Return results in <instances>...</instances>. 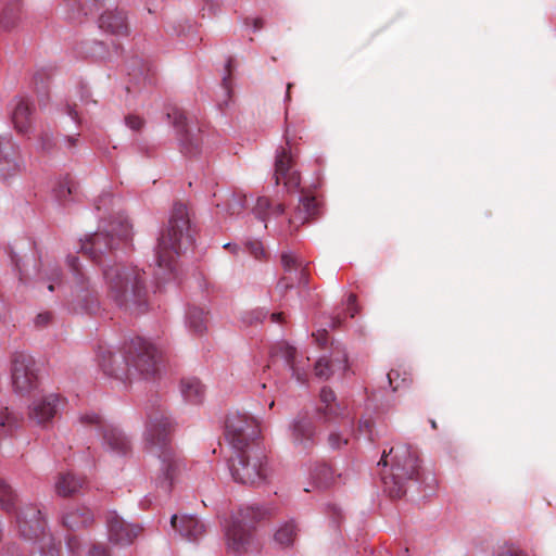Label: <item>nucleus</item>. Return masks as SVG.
<instances>
[{"instance_id": "f257e3e1", "label": "nucleus", "mask_w": 556, "mask_h": 556, "mask_svg": "<svg viewBox=\"0 0 556 556\" xmlns=\"http://www.w3.org/2000/svg\"><path fill=\"white\" fill-rule=\"evenodd\" d=\"M131 239V225L128 218L118 215L105 229L99 230L81 242V251L102 267V276L108 296L130 314H142L148 306L146 273L135 265L114 262V251L121 242Z\"/></svg>"}, {"instance_id": "f03ea898", "label": "nucleus", "mask_w": 556, "mask_h": 556, "mask_svg": "<svg viewBox=\"0 0 556 556\" xmlns=\"http://www.w3.org/2000/svg\"><path fill=\"white\" fill-rule=\"evenodd\" d=\"M99 366L103 374L125 383L132 377L154 379L160 372V353L148 340L136 337L125 342L121 353L99 346Z\"/></svg>"}, {"instance_id": "7ed1b4c3", "label": "nucleus", "mask_w": 556, "mask_h": 556, "mask_svg": "<svg viewBox=\"0 0 556 556\" xmlns=\"http://www.w3.org/2000/svg\"><path fill=\"white\" fill-rule=\"evenodd\" d=\"M147 417L146 447L161 462V476L156 479V486L164 495H168L174 480L184 468L182 459L173 447L170 441L174 425L161 406L148 410Z\"/></svg>"}, {"instance_id": "20e7f679", "label": "nucleus", "mask_w": 556, "mask_h": 556, "mask_svg": "<svg viewBox=\"0 0 556 556\" xmlns=\"http://www.w3.org/2000/svg\"><path fill=\"white\" fill-rule=\"evenodd\" d=\"M378 466L389 467L381 473L384 492L392 498H401L408 489L417 486L421 479L418 451L406 443L383 450Z\"/></svg>"}, {"instance_id": "39448f33", "label": "nucleus", "mask_w": 556, "mask_h": 556, "mask_svg": "<svg viewBox=\"0 0 556 556\" xmlns=\"http://www.w3.org/2000/svg\"><path fill=\"white\" fill-rule=\"evenodd\" d=\"M194 241L193 230L190 224L188 208L184 203L174 204L168 225L161 231L155 247L156 265L173 273L175 269V260L179 255L181 245L192 244Z\"/></svg>"}, {"instance_id": "423d86ee", "label": "nucleus", "mask_w": 556, "mask_h": 556, "mask_svg": "<svg viewBox=\"0 0 556 556\" xmlns=\"http://www.w3.org/2000/svg\"><path fill=\"white\" fill-rule=\"evenodd\" d=\"M228 467L237 483L260 486L267 481V456L261 444H252L248 450L233 452Z\"/></svg>"}, {"instance_id": "0eeeda50", "label": "nucleus", "mask_w": 556, "mask_h": 556, "mask_svg": "<svg viewBox=\"0 0 556 556\" xmlns=\"http://www.w3.org/2000/svg\"><path fill=\"white\" fill-rule=\"evenodd\" d=\"M268 514V509L257 504L241 507L226 529L227 548L236 555L247 552L253 542L255 525Z\"/></svg>"}, {"instance_id": "6e6552de", "label": "nucleus", "mask_w": 556, "mask_h": 556, "mask_svg": "<svg viewBox=\"0 0 556 556\" xmlns=\"http://www.w3.org/2000/svg\"><path fill=\"white\" fill-rule=\"evenodd\" d=\"M66 264L72 274L71 289L73 301L75 302L73 309L94 314L99 309V298L96 285L83 268L77 256L68 255Z\"/></svg>"}, {"instance_id": "1a4fd4ad", "label": "nucleus", "mask_w": 556, "mask_h": 556, "mask_svg": "<svg viewBox=\"0 0 556 556\" xmlns=\"http://www.w3.org/2000/svg\"><path fill=\"white\" fill-rule=\"evenodd\" d=\"M260 427L256 420L245 414L230 413L225 421V437L233 452L248 450L258 442Z\"/></svg>"}, {"instance_id": "9d476101", "label": "nucleus", "mask_w": 556, "mask_h": 556, "mask_svg": "<svg viewBox=\"0 0 556 556\" xmlns=\"http://www.w3.org/2000/svg\"><path fill=\"white\" fill-rule=\"evenodd\" d=\"M79 421L84 426H92L99 430L106 450L117 455H127L130 451V441L126 434L118 427L108 424L100 415L85 413L80 415Z\"/></svg>"}, {"instance_id": "9b49d317", "label": "nucleus", "mask_w": 556, "mask_h": 556, "mask_svg": "<svg viewBox=\"0 0 556 556\" xmlns=\"http://www.w3.org/2000/svg\"><path fill=\"white\" fill-rule=\"evenodd\" d=\"M12 386L20 395L29 394L39 386L38 368L34 357L24 352H16L12 358Z\"/></svg>"}, {"instance_id": "f8f14e48", "label": "nucleus", "mask_w": 556, "mask_h": 556, "mask_svg": "<svg viewBox=\"0 0 556 556\" xmlns=\"http://www.w3.org/2000/svg\"><path fill=\"white\" fill-rule=\"evenodd\" d=\"M167 118L176 129L181 152L188 156H195L201 152L202 134L199 127L190 125L184 111L172 108L166 113Z\"/></svg>"}, {"instance_id": "ddd939ff", "label": "nucleus", "mask_w": 556, "mask_h": 556, "mask_svg": "<svg viewBox=\"0 0 556 556\" xmlns=\"http://www.w3.org/2000/svg\"><path fill=\"white\" fill-rule=\"evenodd\" d=\"M16 525L20 534L29 541H38L39 539L48 540L46 545L55 544L51 538L46 536L47 522L42 516L40 508L34 504H23L16 511Z\"/></svg>"}, {"instance_id": "4468645a", "label": "nucleus", "mask_w": 556, "mask_h": 556, "mask_svg": "<svg viewBox=\"0 0 556 556\" xmlns=\"http://www.w3.org/2000/svg\"><path fill=\"white\" fill-rule=\"evenodd\" d=\"M285 139L286 144L279 147L276 151L274 178L276 185H279L280 179H283L287 191L293 192L299 189L301 178L300 174L294 169L295 154L292 151L287 134Z\"/></svg>"}, {"instance_id": "2eb2a0df", "label": "nucleus", "mask_w": 556, "mask_h": 556, "mask_svg": "<svg viewBox=\"0 0 556 556\" xmlns=\"http://www.w3.org/2000/svg\"><path fill=\"white\" fill-rule=\"evenodd\" d=\"M25 168L20 147L10 136L0 137V179L7 180Z\"/></svg>"}, {"instance_id": "dca6fc26", "label": "nucleus", "mask_w": 556, "mask_h": 556, "mask_svg": "<svg viewBox=\"0 0 556 556\" xmlns=\"http://www.w3.org/2000/svg\"><path fill=\"white\" fill-rule=\"evenodd\" d=\"M281 361L283 365L291 371V376L300 383H305L307 379L306 361L298 359V351L294 346L287 342H280L271 349V364L275 365Z\"/></svg>"}, {"instance_id": "f3484780", "label": "nucleus", "mask_w": 556, "mask_h": 556, "mask_svg": "<svg viewBox=\"0 0 556 556\" xmlns=\"http://www.w3.org/2000/svg\"><path fill=\"white\" fill-rule=\"evenodd\" d=\"M291 441L301 452H309L317 442L316 427L313 419L300 413L290 425Z\"/></svg>"}, {"instance_id": "a211bd4d", "label": "nucleus", "mask_w": 556, "mask_h": 556, "mask_svg": "<svg viewBox=\"0 0 556 556\" xmlns=\"http://www.w3.org/2000/svg\"><path fill=\"white\" fill-rule=\"evenodd\" d=\"M281 264L286 275L277 283V289H279L280 292H286L288 289L293 288L294 283L304 287L308 285L306 268L303 262L293 253L283 252L281 254Z\"/></svg>"}, {"instance_id": "6ab92c4d", "label": "nucleus", "mask_w": 556, "mask_h": 556, "mask_svg": "<svg viewBox=\"0 0 556 556\" xmlns=\"http://www.w3.org/2000/svg\"><path fill=\"white\" fill-rule=\"evenodd\" d=\"M170 529L176 535L188 542H198L206 533V526L195 515L174 514L170 517Z\"/></svg>"}, {"instance_id": "aec40b11", "label": "nucleus", "mask_w": 556, "mask_h": 556, "mask_svg": "<svg viewBox=\"0 0 556 556\" xmlns=\"http://www.w3.org/2000/svg\"><path fill=\"white\" fill-rule=\"evenodd\" d=\"M108 534L111 542L119 545H129L140 533L141 528L126 522L115 511L106 514Z\"/></svg>"}, {"instance_id": "412c9836", "label": "nucleus", "mask_w": 556, "mask_h": 556, "mask_svg": "<svg viewBox=\"0 0 556 556\" xmlns=\"http://www.w3.org/2000/svg\"><path fill=\"white\" fill-rule=\"evenodd\" d=\"M62 405L63 399L59 394L50 393L33 402L29 407V418L45 426L55 417Z\"/></svg>"}, {"instance_id": "4be33fe9", "label": "nucleus", "mask_w": 556, "mask_h": 556, "mask_svg": "<svg viewBox=\"0 0 556 556\" xmlns=\"http://www.w3.org/2000/svg\"><path fill=\"white\" fill-rule=\"evenodd\" d=\"M12 124L17 132L27 134L33 124V103L24 97H14L9 103Z\"/></svg>"}, {"instance_id": "5701e85b", "label": "nucleus", "mask_w": 556, "mask_h": 556, "mask_svg": "<svg viewBox=\"0 0 556 556\" xmlns=\"http://www.w3.org/2000/svg\"><path fill=\"white\" fill-rule=\"evenodd\" d=\"M319 213V203L316 201L315 197L302 192L299 198V203L288 220L289 227L298 229L301 225L316 219Z\"/></svg>"}, {"instance_id": "b1692460", "label": "nucleus", "mask_w": 556, "mask_h": 556, "mask_svg": "<svg viewBox=\"0 0 556 556\" xmlns=\"http://www.w3.org/2000/svg\"><path fill=\"white\" fill-rule=\"evenodd\" d=\"M319 396L321 404L317 407L316 413L324 422H331L338 418L351 419L348 417L345 408L336 402V394L330 388L324 387Z\"/></svg>"}, {"instance_id": "393cba45", "label": "nucleus", "mask_w": 556, "mask_h": 556, "mask_svg": "<svg viewBox=\"0 0 556 556\" xmlns=\"http://www.w3.org/2000/svg\"><path fill=\"white\" fill-rule=\"evenodd\" d=\"M340 475H336L334 470L326 463H316L309 469V484L312 489L306 488V492L312 490H327L334 485Z\"/></svg>"}, {"instance_id": "a878e982", "label": "nucleus", "mask_w": 556, "mask_h": 556, "mask_svg": "<svg viewBox=\"0 0 556 556\" xmlns=\"http://www.w3.org/2000/svg\"><path fill=\"white\" fill-rule=\"evenodd\" d=\"M99 27L115 36H127L129 28L127 17L122 10H106L99 17Z\"/></svg>"}, {"instance_id": "bb28decb", "label": "nucleus", "mask_w": 556, "mask_h": 556, "mask_svg": "<svg viewBox=\"0 0 556 556\" xmlns=\"http://www.w3.org/2000/svg\"><path fill=\"white\" fill-rule=\"evenodd\" d=\"M94 521L93 513L86 506L70 508L62 516V523L72 531L90 527Z\"/></svg>"}, {"instance_id": "cd10ccee", "label": "nucleus", "mask_w": 556, "mask_h": 556, "mask_svg": "<svg viewBox=\"0 0 556 556\" xmlns=\"http://www.w3.org/2000/svg\"><path fill=\"white\" fill-rule=\"evenodd\" d=\"M333 357H320L314 367L315 376L320 379H328L336 370H345L348 355L344 351L334 352Z\"/></svg>"}, {"instance_id": "c85d7f7f", "label": "nucleus", "mask_w": 556, "mask_h": 556, "mask_svg": "<svg viewBox=\"0 0 556 556\" xmlns=\"http://www.w3.org/2000/svg\"><path fill=\"white\" fill-rule=\"evenodd\" d=\"M207 314L208 313L202 307L189 305L185 317L188 331L194 336H203L208 326Z\"/></svg>"}, {"instance_id": "c756f323", "label": "nucleus", "mask_w": 556, "mask_h": 556, "mask_svg": "<svg viewBox=\"0 0 556 556\" xmlns=\"http://www.w3.org/2000/svg\"><path fill=\"white\" fill-rule=\"evenodd\" d=\"M86 485L83 477H77L72 472L60 473L55 481V492L59 496H72L79 493Z\"/></svg>"}, {"instance_id": "7c9ffc66", "label": "nucleus", "mask_w": 556, "mask_h": 556, "mask_svg": "<svg viewBox=\"0 0 556 556\" xmlns=\"http://www.w3.org/2000/svg\"><path fill=\"white\" fill-rule=\"evenodd\" d=\"M180 392L184 400L193 405L201 404L205 395L204 386L194 377L181 380Z\"/></svg>"}, {"instance_id": "2f4dec72", "label": "nucleus", "mask_w": 556, "mask_h": 556, "mask_svg": "<svg viewBox=\"0 0 556 556\" xmlns=\"http://www.w3.org/2000/svg\"><path fill=\"white\" fill-rule=\"evenodd\" d=\"M285 205L278 203L273 205L266 197H260L253 208V213L261 222L266 223L271 216L279 217L285 214Z\"/></svg>"}, {"instance_id": "473e14b6", "label": "nucleus", "mask_w": 556, "mask_h": 556, "mask_svg": "<svg viewBox=\"0 0 556 556\" xmlns=\"http://www.w3.org/2000/svg\"><path fill=\"white\" fill-rule=\"evenodd\" d=\"M20 0H8L1 13V26L7 30L13 28L20 20Z\"/></svg>"}, {"instance_id": "72a5a7b5", "label": "nucleus", "mask_w": 556, "mask_h": 556, "mask_svg": "<svg viewBox=\"0 0 556 556\" xmlns=\"http://www.w3.org/2000/svg\"><path fill=\"white\" fill-rule=\"evenodd\" d=\"M353 424V419H350L346 422V429L342 431L331 430L329 432L327 437V442L331 450H341L343 446L348 445Z\"/></svg>"}, {"instance_id": "f704fd0d", "label": "nucleus", "mask_w": 556, "mask_h": 556, "mask_svg": "<svg viewBox=\"0 0 556 556\" xmlns=\"http://www.w3.org/2000/svg\"><path fill=\"white\" fill-rule=\"evenodd\" d=\"M15 492L4 480L0 479V507L9 514L15 513Z\"/></svg>"}, {"instance_id": "c9c22d12", "label": "nucleus", "mask_w": 556, "mask_h": 556, "mask_svg": "<svg viewBox=\"0 0 556 556\" xmlns=\"http://www.w3.org/2000/svg\"><path fill=\"white\" fill-rule=\"evenodd\" d=\"M298 533V528L293 521L283 523L275 533V541L281 546H290L293 544Z\"/></svg>"}, {"instance_id": "e433bc0d", "label": "nucleus", "mask_w": 556, "mask_h": 556, "mask_svg": "<svg viewBox=\"0 0 556 556\" xmlns=\"http://www.w3.org/2000/svg\"><path fill=\"white\" fill-rule=\"evenodd\" d=\"M18 426V420L8 408L0 409V438L8 435Z\"/></svg>"}, {"instance_id": "4c0bfd02", "label": "nucleus", "mask_w": 556, "mask_h": 556, "mask_svg": "<svg viewBox=\"0 0 556 556\" xmlns=\"http://www.w3.org/2000/svg\"><path fill=\"white\" fill-rule=\"evenodd\" d=\"M245 197L241 194H231L227 202L226 210L229 215H239L245 207Z\"/></svg>"}, {"instance_id": "58836bf2", "label": "nucleus", "mask_w": 556, "mask_h": 556, "mask_svg": "<svg viewBox=\"0 0 556 556\" xmlns=\"http://www.w3.org/2000/svg\"><path fill=\"white\" fill-rule=\"evenodd\" d=\"M72 10V20H77L80 14L88 15L92 13V8L89 7L87 0H70L68 4Z\"/></svg>"}, {"instance_id": "ea45409f", "label": "nucleus", "mask_w": 556, "mask_h": 556, "mask_svg": "<svg viewBox=\"0 0 556 556\" xmlns=\"http://www.w3.org/2000/svg\"><path fill=\"white\" fill-rule=\"evenodd\" d=\"M55 199L60 203H64L67 201L68 197L73 192V185L70 179H64L58 184V186L53 190Z\"/></svg>"}, {"instance_id": "a19ab883", "label": "nucleus", "mask_w": 556, "mask_h": 556, "mask_svg": "<svg viewBox=\"0 0 556 556\" xmlns=\"http://www.w3.org/2000/svg\"><path fill=\"white\" fill-rule=\"evenodd\" d=\"M267 316V313L263 309H253L245 312L241 316V320L247 326H253L262 323Z\"/></svg>"}, {"instance_id": "79ce46f5", "label": "nucleus", "mask_w": 556, "mask_h": 556, "mask_svg": "<svg viewBox=\"0 0 556 556\" xmlns=\"http://www.w3.org/2000/svg\"><path fill=\"white\" fill-rule=\"evenodd\" d=\"M244 250L251 254L255 260H261L264 254V248L261 241L250 240L244 243Z\"/></svg>"}, {"instance_id": "37998d69", "label": "nucleus", "mask_w": 556, "mask_h": 556, "mask_svg": "<svg viewBox=\"0 0 556 556\" xmlns=\"http://www.w3.org/2000/svg\"><path fill=\"white\" fill-rule=\"evenodd\" d=\"M61 276H62L61 269L59 267H53L51 269V273L49 275H47L46 278H43L47 282V289L50 292H53L56 287L61 286Z\"/></svg>"}, {"instance_id": "c03bdc74", "label": "nucleus", "mask_w": 556, "mask_h": 556, "mask_svg": "<svg viewBox=\"0 0 556 556\" xmlns=\"http://www.w3.org/2000/svg\"><path fill=\"white\" fill-rule=\"evenodd\" d=\"M387 377H388L389 384H390V387L392 388L393 391H396L402 386H406L407 384V379L406 378H403V379H401V381H399V379H400L399 370L391 369L388 372Z\"/></svg>"}, {"instance_id": "a18cd8bd", "label": "nucleus", "mask_w": 556, "mask_h": 556, "mask_svg": "<svg viewBox=\"0 0 556 556\" xmlns=\"http://www.w3.org/2000/svg\"><path fill=\"white\" fill-rule=\"evenodd\" d=\"M125 124L131 130L139 131L142 129L144 121L138 115L129 114L125 116Z\"/></svg>"}, {"instance_id": "49530a36", "label": "nucleus", "mask_w": 556, "mask_h": 556, "mask_svg": "<svg viewBox=\"0 0 556 556\" xmlns=\"http://www.w3.org/2000/svg\"><path fill=\"white\" fill-rule=\"evenodd\" d=\"M52 314L50 312L39 313L35 319L34 325L37 329H43L52 321Z\"/></svg>"}, {"instance_id": "de8ad7c7", "label": "nucleus", "mask_w": 556, "mask_h": 556, "mask_svg": "<svg viewBox=\"0 0 556 556\" xmlns=\"http://www.w3.org/2000/svg\"><path fill=\"white\" fill-rule=\"evenodd\" d=\"M54 146L53 136L50 132H42L39 138V149L50 152Z\"/></svg>"}, {"instance_id": "09e8293b", "label": "nucleus", "mask_w": 556, "mask_h": 556, "mask_svg": "<svg viewBox=\"0 0 556 556\" xmlns=\"http://www.w3.org/2000/svg\"><path fill=\"white\" fill-rule=\"evenodd\" d=\"M358 431L367 435L368 440L374 442L375 438L372 434V421L370 419H359Z\"/></svg>"}, {"instance_id": "8fccbe9b", "label": "nucleus", "mask_w": 556, "mask_h": 556, "mask_svg": "<svg viewBox=\"0 0 556 556\" xmlns=\"http://www.w3.org/2000/svg\"><path fill=\"white\" fill-rule=\"evenodd\" d=\"M231 65H232V59H229L226 63L227 74L223 77V80H222V86L227 96L230 94V88H231V86H230Z\"/></svg>"}, {"instance_id": "3c124183", "label": "nucleus", "mask_w": 556, "mask_h": 556, "mask_svg": "<svg viewBox=\"0 0 556 556\" xmlns=\"http://www.w3.org/2000/svg\"><path fill=\"white\" fill-rule=\"evenodd\" d=\"M348 313L350 317H354L357 314L356 295L351 293L348 298Z\"/></svg>"}, {"instance_id": "603ef678", "label": "nucleus", "mask_w": 556, "mask_h": 556, "mask_svg": "<svg viewBox=\"0 0 556 556\" xmlns=\"http://www.w3.org/2000/svg\"><path fill=\"white\" fill-rule=\"evenodd\" d=\"M79 134L64 136V142L67 150H74L78 144Z\"/></svg>"}, {"instance_id": "864d4df0", "label": "nucleus", "mask_w": 556, "mask_h": 556, "mask_svg": "<svg viewBox=\"0 0 556 556\" xmlns=\"http://www.w3.org/2000/svg\"><path fill=\"white\" fill-rule=\"evenodd\" d=\"M10 256H11V262H12L14 268L18 273L20 281H24L25 280V276H24V273H23V269H22V266H21V258L15 253H11Z\"/></svg>"}, {"instance_id": "5fc2aeb1", "label": "nucleus", "mask_w": 556, "mask_h": 556, "mask_svg": "<svg viewBox=\"0 0 556 556\" xmlns=\"http://www.w3.org/2000/svg\"><path fill=\"white\" fill-rule=\"evenodd\" d=\"M313 337L316 338L319 345L325 346L327 344V329L324 328L318 330L317 333H313Z\"/></svg>"}, {"instance_id": "6e6d98bb", "label": "nucleus", "mask_w": 556, "mask_h": 556, "mask_svg": "<svg viewBox=\"0 0 556 556\" xmlns=\"http://www.w3.org/2000/svg\"><path fill=\"white\" fill-rule=\"evenodd\" d=\"M39 556H59V548L55 544H50L48 551H43V546H40Z\"/></svg>"}, {"instance_id": "4d7b16f0", "label": "nucleus", "mask_w": 556, "mask_h": 556, "mask_svg": "<svg viewBox=\"0 0 556 556\" xmlns=\"http://www.w3.org/2000/svg\"><path fill=\"white\" fill-rule=\"evenodd\" d=\"M88 556H109L108 551L103 546L94 545L89 551Z\"/></svg>"}, {"instance_id": "13d9d810", "label": "nucleus", "mask_w": 556, "mask_h": 556, "mask_svg": "<svg viewBox=\"0 0 556 556\" xmlns=\"http://www.w3.org/2000/svg\"><path fill=\"white\" fill-rule=\"evenodd\" d=\"M66 114H67L68 116H71V118H72L74 122L79 123V116H78V113H77V111H76L75 106L67 104V105H66Z\"/></svg>"}, {"instance_id": "bf43d9fd", "label": "nucleus", "mask_w": 556, "mask_h": 556, "mask_svg": "<svg viewBox=\"0 0 556 556\" xmlns=\"http://www.w3.org/2000/svg\"><path fill=\"white\" fill-rule=\"evenodd\" d=\"M328 509L331 517H333V519L338 521L341 515L340 508L334 504H330L328 505Z\"/></svg>"}, {"instance_id": "052dcab7", "label": "nucleus", "mask_w": 556, "mask_h": 556, "mask_svg": "<svg viewBox=\"0 0 556 556\" xmlns=\"http://www.w3.org/2000/svg\"><path fill=\"white\" fill-rule=\"evenodd\" d=\"M80 100L88 104L89 102H92V103H96L94 100H91L90 99V92L87 88L83 87L81 90H80Z\"/></svg>"}, {"instance_id": "680f3d73", "label": "nucleus", "mask_w": 556, "mask_h": 556, "mask_svg": "<svg viewBox=\"0 0 556 556\" xmlns=\"http://www.w3.org/2000/svg\"><path fill=\"white\" fill-rule=\"evenodd\" d=\"M342 324V319L339 317V316H336V317H330L329 318V328L331 329H337L341 326Z\"/></svg>"}, {"instance_id": "e2e57ef3", "label": "nucleus", "mask_w": 556, "mask_h": 556, "mask_svg": "<svg viewBox=\"0 0 556 556\" xmlns=\"http://www.w3.org/2000/svg\"><path fill=\"white\" fill-rule=\"evenodd\" d=\"M500 556H522L521 552L515 548H506L503 551Z\"/></svg>"}, {"instance_id": "0e129e2a", "label": "nucleus", "mask_w": 556, "mask_h": 556, "mask_svg": "<svg viewBox=\"0 0 556 556\" xmlns=\"http://www.w3.org/2000/svg\"><path fill=\"white\" fill-rule=\"evenodd\" d=\"M224 249L229 250V251H230L231 253H233V254H238V253H239V251H241V250H242V248H241V247H239L238 244H236V243H230V242L226 243V244L224 245Z\"/></svg>"}, {"instance_id": "69168bd1", "label": "nucleus", "mask_w": 556, "mask_h": 556, "mask_svg": "<svg viewBox=\"0 0 556 556\" xmlns=\"http://www.w3.org/2000/svg\"><path fill=\"white\" fill-rule=\"evenodd\" d=\"M251 22H252V26H253V30L254 31L260 30L264 26V21L262 18H260V17L252 18Z\"/></svg>"}, {"instance_id": "338daca9", "label": "nucleus", "mask_w": 556, "mask_h": 556, "mask_svg": "<svg viewBox=\"0 0 556 556\" xmlns=\"http://www.w3.org/2000/svg\"><path fill=\"white\" fill-rule=\"evenodd\" d=\"M282 313H273L270 315V319L273 323H281L282 321Z\"/></svg>"}, {"instance_id": "774afa93", "label": "nucleus", "mask_w": 556, "mask_h": 556, "mask_svg": "<svg viewBox=\"0 0 556 556\" xmlns=\"http://www.w3.org/2000/svg\"><path fill=\"white\" fill-rule=\"evenodd\" d=\"M110 200H111V195H110V194H105V195L101 197V198L99 199V201H98L97 205H96V208H97L98 211H100V208H101L100 203H102V202H103V203H105L106 201H110Z\"/></svg>"}]
</instances>
